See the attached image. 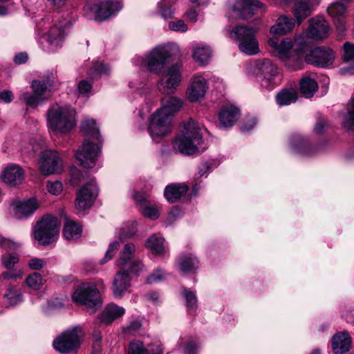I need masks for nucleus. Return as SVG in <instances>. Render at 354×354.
I'll return each mask as SVG.
<instances>
[{"mask_svg": "<svg viewBox=\"0 0 354 354\" xmlns=\"http://www.w3.org/2000/svg\"><path fill=\"white\" fill-rule=\"evenodd\" d=\"M80 129L85 138L82 145L77 150L75 158L82 167L93 168L101 152L100 129L95 121L91 118L84 119Z\"/></svg>", "mask_w": 354, "mask_h": 354, "instance_id": "nucleus-3", "label": "nucleus"}, {"mask_svg": "<svg viewBox=\"0 0 354 354\" xmlns=\"http://www.w3.org/2000/svg\"><path fill=\"white\" fill-rule=\"evenodd\" d=\"M290 146L294 152L302 156H308L314 153V147L310 146L300 134H295L290 138Z\"/></svg>", "mask_w": 354, "mask_h": 354, "instance_id": "nucleus-29", "label": "nucleus"}, {"mask_svg": "<svg viewBox=\"0 0 354 354\" xmlns=\"http://www.w3.org/2000/svg\"><path fill=\"white\" fill-rule=\"evenodd\" d=\"M295 21L286 15H280L275 23L270 27L268 37H275L286 35L293 30Z\"/></svg>", "mask_w": 354, "mask_h": 354, "instance_id": "nucleus-21", "label": "nucleus"}, {"mask_svg": "<svg viewBox=\"0 0 354 354\" xmlns=\"http://www.w3.org/2000/svg\"><path fill=\"white\" fill-rule=\"evenodd\" d=\"M342 125L348 132L354 131V98L351 97L342 113Z\"/></svg>", "mask_w": 354, "mask_h": 354, "instance_id": "nucleus-35", "label": "nucleus"}, {"mask_svg": "<svg viewBox=\"0 0 354 354\" xmlns=\"http://www.w3.org/2000/svg\"><path fill=\"white\" fill-rule=\"evenodd\" d=\"M38 207V202L35 198L23 201H13L10 204L9 212L15 219L21 220L32 215Z\"/></svg>", "mask_w": 354, "mask_h": 354, "instance_id": "nucleus-17", "label": "nucleus"}, {"mask_svg": "<svg viewBox=\"0 0 354 354\" xmlns=\"http://www.w3.org/2000/svg\"><path fill=\"white\" fill-rule=\"evenodd\" d=\"M4 301L8 306H16L22 302V294L19 289L15 287H9L4 295Z\"/></svg>", "mask_w": 354, "mask_h": 354, "instance_id": "nucleus-39", "label": "nucleus"}, {"mask_svg": "<svg viewBox=\"0 0 354 354\" xmlns=\"http://www.w3.org/2000/svg\"><path fill=\"white\" fill-rule=\"evenodd\" d=\"M91 89V84L86 80H82L78 84V90L80 94H86Z\"/></svg>", "mask_w": 354, "mask_h": 354, "instance_id": "nucleus-62", "label": "nucleus"}, {"mask_svg": "<svg viewBox=\"0 0 354 354\" xmlns=\"http://www.w3.org/2000/svg\"><path fill=\"white\" fill-rule=\"evenodd\" d=\"M234 11L239 17L247 19L254 14L264 13L266 6L259 0H238Z\"/></svg>", "mask_w": 354, "mask_h": 354, "instance_id": "nucleus-18", "label": "nucleus"}, {"mask_svg": "<svg viewBox=\"0 0 354 354\" xmlns=\"http://www.w3.org/2000/svg\"><path fill=\"white\" fill-rule=\"evenodd\" d=\"M47 264V261L44 259L33 258L29 260L28 266L34 270L42 269Z\"/></svg>", "mask_w": 354, "mask_h": 354, "instance_id": "nucleus-58", "label": "nucleus"}, {"mask_svg": "<svg viewBox=\"0 0 354 354\" xmlns=\"http://www.w3.org/2000/svg\"><path fill=\"white\" fill-rule=\"evenodd\" d=\"M176 0H162L158 3V13L164 19L171 18L174 14V10L171 4L174 3Z\"/></svg>", "mask_w": 354, "mask_h": 354, "instance_id": "nucleus-43", "label": "nucleus"}, {"mask_svg": "<svg viewBox=\"0 0 354 354\" xmlns=\"http://www.w3.org/2000/svg\"><path fill=\"white\" fill-rule=\"evenodd\" d=\"M32 88L34 93L23 92L19 95V99L31 107L37 106L47 100L46 97L39 96L38 87L41 86L39 82H32Z\"/></svg>", "mask_w": 354, "mask_h": 354, "instance_id": "nucleus-32", "label": "nucleus"}, {"mask_svg": "<svg viewBox=\"0 0 354 354\" xmlns=\"http://www.w3.org/2000/svg\"><path fill=\"white\" fill-rule=\"evenodd\" d=\"M253 73L263 90L271 91L279 84V68L269 59L256 60L253 66Z\"/></svg>", "mask_w": 354, "mask_h": 354, "instance_id": "nucleus-7", "label": "nucleus"}, {"mask_svg": "<svg viewBox=\"0 0 354 354\" xmlns=\"http://www.w3.org/2000/svg\"><path fill=\"white\" fill-rule=\"evenodd\" d=\"M257 120L254 117L248 118L242 124L241 129L243 131H250L256 125Z\"/></svg>", "mask_w": 354, "mask_h": 354, "instance_id": "nucleus-61", "label": "nucleus"}, {"mask_svg": "<svg viewBox=\"0 0 354 354\" xmlns=\"http://www.w3.org/2000/svg\"><path fill=\"white\" fill-rule=\"evenodd\" d=\"M122 8L120 0H89L86 9L94 14L96 20L104 21L118 13Z\"/></svg>", "mask_w": 354, "mask_h": 354, "instance_id": "nucleus-12", "label": "nucleus"}, {"mask_svg": "<svg viewBox=\"0 0 354 354\" xmlns=\"http://www.w3.org/2000/svg\"><path fill=\"white\" fill-rule=\"evenodd\" d=\"M169 57L170 53L165 47L158 46L148 53L144 60L149 71L162 73L157 83V88L162 94L165 95L174 93L182 80L181 64L176 63L167 66Z\"/></svg>", "mask_w": 354, "mask_h": 354, "instance_id": "nucleus-1", "label": "nucleus"}, {"mask_svg": "<svg viewBox=\"0 0 354 354\" xmlns=\"http://www.w3.org/2000/svg\"><path fill=\"white\" fill-rule=\"evenodd\" d=\"M145 246L153 254H160L164 251V239L157 236L155 234L150 236L146 243Z\"/></svg>", "mask_w": 354, "mask_h": 354, "instance_id": "nucleus-42", "label": "nucleus"}, {"mask_svg": "<svg viewBox=\"0 0 354 354\" xmlns=\"http://www.w3.org/2000/svg\"><path fill=\"white\" fill-rule=\"evenodd\" d=\"M330 30V26L323 17L311 18L306 32L295 37V42L299 46L297 50L304 51L310 45V39L318 41L327 38Z\"/></svg>", "mask_w": 354, "mask_h": 354, "instance_id": "nucleus-6", "label": "nucleus"}, {"mask_svg": "<svg viewBox=\"0 0 354 354\" xmlns=\"http://www.w3.org/2000/svg\"><path fill=\"white\" fill-rule=\"evenodd\" d=\"M183 295L185 299L187 311L191 313L197 308L198 301L196 294L187 288H183Z\"/></svg>", "mask_w": 354, "mask_h": 354, "instance_id": "nucleus-46", "label": "nucleus"}, {"mask_svg": "<svg viewBox=\"0 0 354 354\" xmlns=\"http://www.w3.org/2000/svg\"><path fill=\"white\" fill-rule=\"evenodd\" d=\"M93 70L97 75L108 74L110 71V68L108 65L104 63H96L93 67Z\"/></svg>", "mask_w": 354, "mask_h": 354, "instance_id": "nucleus-60", "label": "nucleus"}, {"mask_svg": "<svg viewBox=\"0 0 354 354\" xmlns=\"http://www.w3.org/2000/svg\"><path fill=\"white\" fill-rule=\"evenodd\" d=\"M32 82H39L41 86L38 87V95L41 97H44L46 92L52 86V81L50 80H47L46 81L34 80Z\"/></svg>", "mask_w": 354, "mask_h": 354, "instance_id": "nucleus-59", "label": "nucleus"}, {"mask_svg": "<svg viewBox=\"0 0 354 354\" xmlns=\"http://www.w3.org/2000/svg\"><path fill=\"white\" fill-rule=\"evenodd\" d=\"M335 58V52L329 48L317 47L306 55L307 63L319 67H326L333 64Z\"/></svg>", "mask_w": 354, "mask_h": 354, "instance_id": "nucleus-16", "label": "nucleus"}, {"mask_svg": "<svg viewBox=\"0 0 354 354\" xmlns=\"http://www.w3.org/2000/svg\"><path fill=\"white\" fill-rule=\"evenodd\" d=\"M41 173L48 176L52 174H59L63 170V161L57 151L54 150L44 151L39 162Z\"/></svg>", "mask_w": 354, "mask_h": 354, "instance_id": "nucleus-14", "label": "nucleus"}, {"mask_svg": "<svg viewBox=\"0 0 354 354\" xmlns=\"http://www.w3.org/2000/svg\"><path fill=\"white\" fill-rule=\"evenodd\" d=\"M196 346L192 341L186 343L185 346V354H196Z\"/></svg>", "mask_w": 354, "mask_h": 354, "instance_id": "nucleus-64", "label": "nucleus"}, {"mask_svg": "<svg viewBox=\"0 0 354 354\" xmlns=\"http://www.w3.org/2000/svg\"><path fill=\"white\" fill-rule=\"evenodd\" d=\"M188 191V187L183 184H173L166 187L165 196L169 203H175Z\"/></svg>", "mask_w": 354, "mask_h": 354, "instance_id": "nucleus-34", "label": "nucleus"}, {"mask_svg": "<svg viewBox=\"0 0 354 354\" xmlns=\"http://www.w3.org/2000/svg\"><path fill=\"white\" fill-rule=\"evenodd\" d=\"M2 264L10 270L12 269L19 261V257L14 254H4L1 257Z\"/></svg>", "mask_w": 354, "mask_h": 354, "instance_id": "nucleus-52", "label": "nucleus"}, {"mask_svg": "<svg viewBox=\"0 0 354 354\" xmlns=\"http://www.w3.org/2000/svg\"><path fill=\"white\" fill-rule=\"evenodd\" d=\"M134 234V232H127L124 229H120L118 235L119 240L114 241L109 244L104 258L100 260V263L101 264H104L108 261H110L118 250L119 247L124 239L133 236Z\"/></svg>", "mask_w": 354, "mask_h": 354, "instance_id": "nucleus-31", "label": "nucleus"}, {"mask_svg": "<svg viewBox=\"0 0 354 354\" xmlns=\"http://www.w3.org/2000/svg\"><path fill=\"white\" fill-rule=\"evenodd\" d=\"M328 13L333 18L337 30L339 33L346 30L344 18L346 15V6L342 3H334L328 8Z\"/></svg>", "mask_w": 354, "mask_h": 354, "instance_id": "nucleus-22", "label": "nucleus"}, {"mask_svg": "<svg viewBox=\"0 0 354 354\" xmlns=\"http://www.w3.org/2000/svg\"><path fill=\"white\" fill-rule=\"evenodd\" d=\"M179 264L181 270L184 272H194L198 268V261L192 254L182 256Z\"/></svg>", "mask_w": 354, "mask_h": 354, "instance_id": "nucleus-40", "label": "nucleus"}, {"mask_svg": "<svg viewBox=\"0 0 354 354\" xmlns=\"http://www.w3.org/2000/svg\"><path fill=\"white\" fill-rule=\"evenodd\" d=\"M202 142L198 124L189 120L184 123L181 133L173 142V148L183 155L190 156L198 152Z\"/></svg>", "mask_w": 354, "mask_h": 354, "instance_id": "nucleus-5", "label": "nucleus"}, {"mask_svg": "<svg viewBox=\"0 0 354 354\" xmlns=\"http://www.w3.org/2000/svg\"><path fill=\"white\" fill-rule=\"evenodd\" d=\"M24 174L21 167L16 164H10L3 169L1 177L6 184L15 186L22 182Z\"/></svg>", "mask_w": 354, "mask_h": 354, "instance_id": "nucleus-23", "label": "nucleus"}, {"mask_svg": "<svg viewBox=\"0 0 354 354\" xmlns=\"http://www.w3.org/2000/svg\"><path fill=\"white\" fill-rule=\"evenodd\" d=\"M342 59L345 63L352 62L354 59V45L348 41L344 44Z\"/></svg>", "mask_w": 354, "mask_h": 354, "instance_id": "nucleus-50", "label": "nucleus"}, {"mask_svg": "<svg viewBox=\"0 0 354 354\" xmlns=\"http://www.w3.org/2000/svg\"><path fill=\"white\" fill-rule=\"evenodd\" d=\"M167 277L166 272L161 269L155 270L147 279V283L153 284L165 280Z\"/></svg>", "mask_w": 354, "mask_h": 354, "instance_id": "nucleus-49", "label": "nucleus"}, {"mask_svg": "<svg viewBox=\"0 0 354 354\" xmlns=\"http://www.w3.org/2000/svg\"><path fill=\"white\" fill-rule=\"evenodd\" d=\"M97 186L95 180L84 185L77 193L75 207L80 211L90 209L97 196Z\"/></svg>", "mask_w": 354, "mask_h": 354, "instance_id": "nucleus-15", "label": "nucleus"}, {"mask_svg": "<svg viewBox=\"0 0 354 354\" xmlns=\"http://www.w3.org/2000/svg\"><path fill=\"white\" fill-rule=\"evenodd\" d=\"M145 298L153 304H158L160 301V295L157 292H149L145 295Z\"/></svg>", "mask_w": 354, "mask_h": 354, "instance_id": "nucleus-63", "label": "nucleus"}, {"mask_svg": "<svg viewBox=\"0 0 354 354\" xmlns=\"http://www.w3.org/2000/svg\"><path fill=\"white\" fill-rule=\"evenodd\" d=\"M125 313V309L115 304H108L98 315L97 319L102 324L109 325L115 319L122 317Z\"/></svg>", "mask_w": 354, "mask_h": 354, "instance_id": "nucleus-26", "label": "nucleus"}, {"mask_svg": "<svg viewBox=\"0 0 354 354\" xmlns=\"http://www.w3.org/2000/svg\"><path fill=\"white\" fill-rule=\"evenodd\" d=\"M136 252V246L131 243L124 245L123 249L120 252V257L117 261V265L124 263L131 260L132 257Z\"/></svg>", "mask_w": 354, "mask_h": 354, "instance_id": "nucleus-44", "label": "nucleus"}, {"mask_svg": "<svg viewBox=\"0 0 354 354\" xmlns=\"http://www.w3.org/2000/svg\"><path fill=\"white\" fill-rule=\"evenodd\" d=\"M268 44L272 48L274 53L283 61L290 59L293 53V41L290 38L286 37L281 41L278 38L268 37Z\"/></svg>", "mask_w": 354, "mask_h": 354, "instance_id": "nucleus-20", "label": "nucleus"}, {"mask_svg": "<svg viewBox=\"0 0 354 354\" xmlns=\"http://www.w3.org/2000/svg\"><path fill=\"white\" fill-rule=\"evenodd\" d=\"M46 188L49 193L53 195H59L63 190V185L60 181H48Z\"/></svg>", "mask_w": 354, "mask_h": 354, "instance_id": "nucleus-54", "label": "nucleus"}, {"mask_svg": "<svg viewBox=\"0 0 354 354\" xmlns=\"http://www.w3.org/2000/svg\"><path fill=\"white\" fill-rule=\"evenodd\" d=\"M183 106L182 99L175 96H165L161 100V106L151 115L148 131L153 140H156L171 131L174 116Z\"/></svg>", "mask_w": 354, "mask_h": 354, "instance_id": "nucleus-2", "label": "nucleus"}, {"mask_svg": "<svg viewBox=\"0 0 354 354\" xmlns=\"http://www.w3.org/2000/svg\"><path fill=\"white\" fill-rule=\"evenodd\" d=\"M352 338L345 332L337 333L331 339V347L335 354H345L351 349Z\"/></svg>", "mask_w": 354, "mask_h": 354, "instance_id": "nucleus-24", "label": "nucleus"}, {"mask_svg": "<svg viewBox=\"0 0 354 354\" xmlns=\"http://www.w3.org/2000/svg\"><path fill=\"white\" fill-rule=\"evenodd\" d=\"M70 174L71 181L73 185H77L84 178V174L75 167L71 168Z\"/></svg>", "mask_w": 354, "mask_h": 354, "instance_id": "nucleus-56", "label": "nucleus"}, {"mask_svg": "<svg viewBox=\"0 0 354 354\" xmlns=\"http://www.w3.org/2000/svg\"><path fill=\"white\" fill-rule=\"evenodd\" d=\"M192 55L194 60L199 65L207 64L212 55L211 48L203 44H196L192 47Z\"/></svg>", "mask_w": 354, "mask_h": 354, "instance_id": "nucleus-30", "label": "nucleus"}, {"mask_svg": "<svg viewBox=\"0 0 354 354\" xmlns=\"http://www.w3.org/2000/svg\"><path fill=\"white\" fill-rule=\"evenodd\" d=\"M209 168H210V164L207 162H204L201 163L200 165V166L198 167V171L195 174L194 178L196 183L193 187V189L195 192H196L200 188L199 185L197 183L198 180L203 176H205V177L207 176Z\"/></svg>", "mask_w": 354, "mask_h": 354, "instance_id": "nucleus-47", "label": "nucleus"}, {"mask_svg": "<svg viewBox=\"0 0 354 354\" xmlns=\"http://www.w3.org/2000/svg\"><path fill=\"white\" fill-rule=\"evenodd\" d=\"M59 227L60 224L57 218L44 216L37 222L32 232L33 237L43 245L51 244L59 236Z\"/></svg>", "mask_w": 354, "mask_h": 354, "instance_id": "nucleus-11", "label": "nucleus"}, {"mask_svg": "<svg viewBox=\"0 0 354 354\" xmlns=\"http://www.w3.org/2000/svg\"><path fill=\"white\" fill-rule=\"evenodd\" d=\"M207 81L201 74L194 75L187 89V96L191 102L201 100L205 95L207 90Z\"/></svg>", "mask_w": 354, "mask_h": 354, "instance_id": "nucleus-19", "label": "nucleus"}, {"mask_svg": "<svg viewBox=\"0 0 354 354\" xmlns=\"http://www.w3.org/2000/svg\"><path fill=\"white\" fill-rule=\"evenodd\" d=\"M317 88V82L309 77H304L300 81V89L306 97H312Z\"/></svg>", "mask_w": 354, "mask_h": 354, "instance_id": "nucleus-38", "label": "nucleus"}, {"mask_svg": "<svg viewBox=\"0 0 354 354\" xmlns=\"http://www.w3.org/2000/svg\"><path fill=\"white\" fill-rule=\"evenodd\" d=\"M27 285L35 290L39 289L43 284V279L39 273L35 272L26 278Z\"/></svg>", "mask_w": 354, "mask_h": 354, "instance_id": "nucleus-48", "label": "nucleus"}, {"mask_svg": "<svg viewBox=\"0 0 354 354\" xmlns=\"http://www.w3.org/2000/svg\"><path fill=\"white\" fill-rule=\"evenodd\" d=\"M82 232V227L77 223L71 220H66L63 230V234L67 240L79 239Z\"/></svg>", "mask_w": 354, "mask_h": 354, "instance_id": "nucleus-37", "label": "nucleus"}, {"mask_svg": "<svg viewBox=\"0 0 354 354\" xmlns=\"http://www.w3.org/2000/svg\"><path fill=\"white\" fill-rule=\"evenodd\" d=\"M53 345L60 353L68 354L76 352L80 346L78 329L73 328L61 333L55 339Z\"/></svg>", "mask_w": 354, "mask_h": 354, "instance_id": "nucleus-13", "label": "nucleus"}, {"mask_svg": "<svg viewBox=\"0 0 354 354\" xmlns=\"http://www.w3.org/2000/svg\"><path fill=\"white\" fill-rule=\"evenodd\" d=\"M72 299L78 305L85 307L94 313L100 307L102 301L96 285L91 282H83L75 288Z\"/></svg>", "mask_w": 354, "mask_h": 354, "instance_id": "nucleus-9", "label": "nucleus"}, {"mask_svg": "<svg viewBox=\"0 0 354 354\" xmlns=\"http://www.w3.org/2000/svg\"><path fill=\"white\" fill-rule=\"evenodd\" d=\"M47 127L55 135L67 134L76 125V112L69 106L53 104L46 113Z\"/></svg>", "mask_w": 354, "mask_h": 354, "instance_id": "nucleus-4", "label": "nucleus"}, {"mask_svg": "<svg viewBox=\"0 0 354 354\" xmlns=\"http://www.w3.org/2000/svg\"><path fill=\"white\" fill-rule=\"evenodd\" d=\"M258 31L256 27L236 26L232 28L230 37L239 41V48L242 53L254 55L259 53V41L256 37Z\"/></svg>", "mask_w": 354, "mask_h": 354, "instance_id": "nucleus-10", "label": "nucleus"}, {"mask_svg": "<svg viewBox=\"0 0 354 354\" xmlns=\"http://www.w3.org/2000/svg\"><path fill=\"white\" fill-rule=\"evenodd\" d=\"M169 28L171 30L176 32H186L187 30V26L182 19L177 21H171L169 22Z\"/></svg>", "mask_w": 354, "mask_h": 354, "instance_id": "nucleus-55", "label": "nucleus"}, {"mask_svg": "<svg viewBox=\"0 0 354 354\" xmlns=\"http://www.w3.org/2000/svg\"><path fill=\"white\" fill-rule=\"evenodd\" d=\"M319 3V0H300L295 4L293 15L298 25L311 14L313 8Z\"/></svg>", "mask_w": 354, "mask_h": 354, "instance_id": "nucleus-27", "label": "nucleus"}, {"mask_svg": "<svg viewBox=\"0 0 354 354\" xmlns=\"http://www.w3.org/2000/svg\"><path fill=\"white\" fill-rule=\"evenodd\" d=\"M20 247V243L5 239L0 235V248L6 250H16Z\"/></svg>", "mask_w": 354, "mask_h": 354, "instance_id": "nucleus-57", "label": "nucleus"}, {"mask_svg": "<svg viewBox=\"0 0 354 354\" xmlns=\"http://www.w3.org/2000/svg\"><path fill=\"white\" fill-rule=\"evenodd\" d=\"M239 117L240 110L232 104L224 106L218 114L219 121L224 127L233 126Z\"/></svg>", "mask_w": 354, "mask_h": 354, "instance_id": "nucleus-28", "label": "nucleus"}, {"mask_svg": "<svg viewBox=\"0 0 354 354\" xmlns=\"http://www.w3.org/2000/svg\"><path fill=\"white\" fill-rule=\"evenodd\" d=\"M142 323L138 319H134L131 321L126 326L122 328V332L125 335H131L140 330Z\"/></svg>", "mask_w": 354, "mask_h": 354, "instance_id": "nucleus-51", "label": "nucleus"}, {"mask_svg": "<svg viewBox=\"0 0 354 354\" xmlns=\"http://www.w3.org/2000/svg\"><path fill=\"white\" fill-rule=\"evenodd\" d=\"M298 99V94L295 88H283L276 95L277 104L280 106H287L295 103Z\"/></svg>", "mask_w": 354, "mask_h": 354, "instance_id": "nucleus-36", "label": "nucleus"}, {"mask_svg": "<svg viewBox=\"0 0 354 354\" xmlns=\"http://www.w3.org/2000/svg\"><path fill=\"white\" fill-rule=\"evenodd\" d=\"M71 24L69 17L60 13L53 15L51 24L46 32V40L52 51H56L62 48Z\"/></svg>", "mask_w": 354, "mask_h": 354, "instance_id": "nucleus-8", "label": "nucleus"}, {"mask_svg": "<svg viewBox=\"0 0 354 354\" xmlns=\"http://www.w3.org/2000/svg\"><path fill=\"white\" fill-rule=\"evenodd\" d=\"M128 354H162V348L160 345L157 346L155 352L150 353L144 347L142 342L136 340L130 342L128 348Z\"/></svg>", "mask_w": 354, "mask_h": 354, "instance_id": "nucleus-41", "label": "nucleus"}, {"mask_svg": "<svg viewBox=\"0 0 354 354\" xmlns=\"http://www.w3.org/2000/svg\"><path fill=\"white\" fill-rule=\"evenodd\" d=\"M1 277L5 280H8L11 281H17L19 279H22L23 277V271L21 269H15L4 272Z\"/></svg>", "mask_w": 354, "mask_h": 354, "instance_id": "nucleus-53", "label": "nucleus"}, {"mask_svg": "<svg viewBox=\"0 0 354 354\" xmlns=\"http://www.w3.org/2000/svg\"><path fill=\"white\" fill-rule=\"evenodd\" d=\"M127 273L138 274L143 268V265L139 260H130L129 261L118 266Z\"/></svg>", "mask_w": 354, "mask_h": 354, "instance_id": "nucleus-45", "label": "nucleus"}, {"mask_svg": "<svg viewBox=\"0 0 354 354\" xmlns=\"http://www.w3.org/2000/svg\"><path fill=\"white\" fill-rule=\"evenodd\" d=\"M131 286L129 273L120 270L115 275L113 282V293L115 297L122 298Z\"/></svg>", "mask_w": 354, "mask_h": 354, "instance_id": "nucleus-25", "label": "nucleus"}, {"mask_svg": "<svg viewBox=\"0 0 354 354\" xmlns=\"http://www.w3.org/2000/svg\"><path fill=\"white\" fill-rule=\"evenodd\" d=\"M134 199L140 204V211L144 216L152 220L157 219L159 216V211L157 207L151 204L146 198L138 192L133 194Z\"/></svg>", "mask_w": 354, "mask_h": 354, "instance_id": "nucleus-33", "label": "nucleus"}]
</instances>
